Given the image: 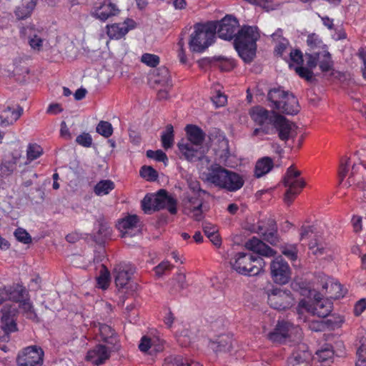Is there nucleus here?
<instances>
[{
  "label": "nucleus",
  "instance_id": "obj_1",
  "mask_svg": "<svg viewBox=\"0 0 366 366\" xmlns=\"http://www.w3.org/2000/svg\"><path fill=\"white\" fill-rule=\"evenodd\" d=\"M217 25L216 32L224 40L234 39V46L241 59L247 64L253 61L256 56L257 41L259 37L257 28L244 26L239 29L238 20L232 15H226Z\"/></svg>",
  "mask_w": 366,
  "mask_h": 366
},
{
  "label": "nucleus",
  "instance_id": "obj_2",
  "mask_svg": "<svg viewBox=\"0 0 366 366\" xmlns=\"http://www.w3.org/2000/svg\"><path fill=\"white\" fill-rule=\"evenodd\" d=\"M216 30L214 22L195 24L189 41L190 50L192 52H203L214 42Z\"/></svg>",
  "mask_w": 366,
  "mask_h": 366
},
{
  "label": "nucleus",
  "instance_id": "obj_3",
  "mask_svg": "<svg viewBox=\"0 0 366 366\" xmlns=\"http://www.w3.org/2000/svg\"><path fill=\"white\" fill-rule=\"evenodd\" d=\"M229 264L232 269L243 275L254 276L258 274L264 266L261 257L251 254L238 252L230 259Z\"/></svg>",
  "mask_w": 366,
  "mask_h": 366
},
{
  "label": "nucleus",
  "instance_id": "obj_4",
  "mask_svg": "<svg viewBox=\"0 0 366 366\" xmlns=\"http://www.w3.org/2000/svg\"><path fill=\"white\" fill-rule=\"evenodd\" d=\"M249 115L255 124L258 126L252 132L253 137L274 134V125L279 114L257 106L250 110Z\"/></svg>",
  "mask_w": 366,
  "mask_h": 366
},
{
  "label": "nucleus",
  "instance_id": "obj_5",
  "mask_svg": "<svg viewBox=\"0 0 366 366\" xmlns=\"http://www.w3.org/2000/svg\"><path fill=\"white\" fill-rule=\"evenodd\" d=\"M142 207L147 214L162 209H167L172 214H175L177 212V200L169 196L165 189H159L155 194H147L142 201Z\"/></svg>",
  "mask_w": 366,
  "mask_h": 366
},
{
  "label": "nucleus",
  "instance_id": "obj_6",
  "mask_svg": "<svg viewBox=\"0 0 366 366\" xmlns=\"http://www.w3.org/2000/svg\"><path fill=\"white\" fill-rule=\"evenodd\" d=\"M300 172L295 170V168L290 167L283 179V184L287 187L285 194L284 201L290 205L294 201L297 195L301 192L305 186V182L303 179L299 178Z\"/></svg>",
  "mask_w": 366,
  "mask_h": 366
},
{
  "label": "nucleus",
  "instance_id": "obj_7",
  "mask_svg": "<svg viewBox=\"0 0 366 366\" xmlns=\"http://www.w3.org/2000/svg\"><path fill=\"white\" fill-rule=\"evenodd\" d=\"M332 309V302L327 299L315 297V302L310 305L306 300H301L297 308L298 319L302 322L307 321V317L304 316L303 311L311 312L320 317H326L331 312Z\"/></svg>",
  "mask_w": 366,
  "mask_h": 366
},
{
  "label": "nucleus",
  "instance_id": "obj_8",
  "mask_svg": "<svg viewBox=\"0 0 366 366\" xmlns=\"http://www.w3.org/2000/svg\"><path fill=\"white\" fill-rule=\"evenodd\" d=\"M266 293L268 304L275 310H284L290 308L294 304V298L290 291L273 287L267 290Z\"/></svg>",
  "mask_w": 366,
  "mask_h": 366
},
{
  "label": "nucleus",
  "instance_id": "obj_9",
  "mask_svg": "<svg viewBox=\"0 0 366 366\" xmlns=\"http://www.w3.org/2000/svg\"><path fill=\"white\" fill-rule=\"evenodd\" d=\"M44 352L36 345L27 347L17 357L19 366H41L44 362Z\"/></svg>",
  "mask_w": 366,
  "mask_h": 366
},
{
  "label": "nucleus",
  "instance_id": "obj_10",
  "mask_svg": "<svg viewBox=\"0 0 366 366\" xmlns=\"http://www.w3.org/2000/svg\"><path fill=\"white\" fill-rule=\"evenodd\" d=\"M270 272L273 281L279 285H285L290 280L291 270L288 263L281 257H277L270 263Z\"/></svg>",
  "mask_w": 366,
  "mask_h": 366
},
{
  "label": "nucleus",
  "instance_id": "obj_11",
  "mask_svg": "<svg viewBox=\"0 0 366 366\" xmlns=\"http://www.w3.org/2000/svg\"><path fill=\"white\" fill-rule=\"evenodd\" d=\"M136 26L137 24L132 19L127 18L123 22L107 24L106 33L110 39L119 40L124 38Z\"/></svg>",
  "mask_w": 366,
  "mask_h": 366
},
{
  "label": "nucleus",
  "instance_id": "obj_12",
  "mask_svg": "<svg viewBox=\"0 0 366 366\" xmlns=\"http://www.w3.org/2000/svg\"><path fill=\"white\" fill-rule=\"evenodd\" d=\"M180 157L184 158L189 162H197L202 159L203 157L202 147H199L189 141L182 139L177 144Z\"/></svg>",
  "mask_w": 366,
  "mask_h": 366
},
{
  "label": "nucleus",
  "instance_id": "obj_13",
  "mask_svg": "<svg viewBox=\"0 0 366 366\" xmlns=\"http://www.w3.org/2000/svg\"><path fill=\"white\" fill-rule=\"evenodd\" d=\"M203 199L197 195L189 196L184 200L183 212L195 221H201L204 218L202 212Z\"/></svg>",
  "mask_w": 366,
  "mask_h": 366
},
{
  "label": "nucleus",
  "instance_id": "obj_14",
  "mask_svg": "<svg viewBox=\"0 0 366 366\" xmlns=\"http://www.w3.org/2000/svg\"><path fill=\"white\" fill-rule=\"evenodd\" d=\"M135 272V267L129 264L121 262L114 268L115 284L119 288H124L129 284L132 276Z\"/></svg>",
  "mask_w": 366,
  "mask_h": 366
},
{
  "label": "nucleus",
  "instance_id": "obj_15",
  "mask_svg": "<svg viewBox=\"0 0 366 366\" xmlns=\"http://www.w3.org/2000/svg\"><path fill=\"white\" fill-rule=\"evenodd\" d=\"M120 9L112 0H104L99 6L94 8L92 16L101 21H106L109 19L119 15Z\"/></svg>",
  "mask_w": 366,
  "mask_h": 366
},
{
  "label": "nucleus",
  "instance_id": "obj_16",
  "mask_svg": "<svg viewBox=\"0 0 366 366\" xmlns=\"http://www.w3.org/2000/svg\"><path fill=\"white\" fill-rule=\"evenodd\" d=\"M228 171L229 169L219 164L212 165L208 172L204 174V182L222 189Z\"/></svg>",
  "mask_w": 366,
  "mask_h": 366
},
{
  "label": "nucleus",
  "instance_id": "obj_17",
  "mask_svg": "<svg viewBox=\"0 0 366 366\" xmlns=\"http://www.w3.org/2000/svg\"><path fill=\"white\" fill-rule=\"evenodd\" d=\"M293 329V325L289 322H278L274 330L267 335V338L272 342H285Z\"/></svg>",
  "mask_w": 366,
  "mask_h": 366
},
{
  "label": "nucleus",
  "instance_id": "obj_18",
  "mask_svg": "<svg viewBox=\"0 0 366 366\" xmlns=\"http://www.w3.org/2000/svg\"><path fill=\"white\" fill-rule=\"evenodd\" d=\"M1 327L4 332L8 335L10 332H15L17 330L14 316L16 312V307H13L10 304L6 303L1 310Z\"/></svg>",
  "mask_w": 366,
  "mask_h": 366
},
{
  "label": "nucleus",
  "instance_id": "obj_19",
  "mask_svg": "<svg viewBox=\"0 0 366 366\" xmlns=\"http://www.w3.org/2000/svg\"><path fill=\"white\" fill-rule=\"evenodd\" d=\"M257 232L262 235L264 241L272 245H276L279 242L277 224L272 219L267 220V225H258Z\"/></svg>",
  "mask_w": 366,
  "mask_h": 366
},
{
  "label": "nucleus",
  "instance_id": "obj_20",
  "mask_svg": "<svg viewBox=\"0 0 366 366\" xmlns=\"http://www.w3.org/2000/svg\"><path fill=\"white\" fill-rule=\"evenodd\" d=\"M99 333L101 340L113 350H118L120 347L118 337L115 331L106 324H99Z\"/></svg>",
  "mask_w": 366,
  "mask_h": 366
},
{
  "label": "nucleus",
  "instance_id": "obj_21",
  "mask_svg": "<svg viewBox=\"0 0 366 366\" xmlns=\"http://www.w3.org/2000/svg\"><path fill=\"white\" fill-rule=\"evenodd\" d=\"M113 350L109 348L106 345H98L94 349L88 351L86 354V360L96 365L103 364L110 357V352Z\"/></svg>",
  "mask_w": 366,
  "mask_h": 366
},
{
  "label": "nucleus",
  "instance_id": "obj_22",
  "mask_svg": "<svg viewBox=\"0 0 366 366\" xmlns=\"http://www.w3.org/2000/svg\"><path fill=\"white\" fill-rule=\"evenodd\" d=\"M295 124L286 119L284 116L279 114L274 125V134L278 133V137L282 141H287L292 137Z\"/></svg>",
  "mask_w": 366,
  "mask_h": 366
},
{
  "label": "nucleus",
  "instance_id": "obj_23",
  "mask_svg": "<svg viewBox=\"0 0 366 366\" xmlns=\"http://www.w3.org/2000/svg\"><path fill=\"white\" fill-rule=\"evenodd\" d=\"M245 247L254 252L267 257H272L276 252L257 237H252L245 243Z\"/></svg>",
  "mask_w": 366,
  "mask_h": 366
},
{
  "label": "nucleus",
  "instance_id": "obj_24",
  "mask_svg": "<svg viewBox=\"0 0 366 366\" xmlns=\"http://www.w3.org/2000/svg\"><path fill=\"white\" fill-rule=\"evenodd\" d=\"M244 182L243 175L229 170L222 189L229 192H235L242 188Z\"/></svg>",
  "mask_w": 366,
  "mask_h": 366
},
{
  "label": "nucleus",
  "instance_id": "obj_25",
  "mask_svg": "<svg viewBox=\"0 0 366 366\" xmlns=\"http://www.w3.org/2000/svg\"><path fill=\"white\" fill-rule=\"evenodd\" d=\"M23 114V108L18 106L16 109L7 107L0 112V125L7 127L16 122Z\"/></svg>",
  "mask_w": 366,
  "mask_h": 366
},
{
  "label": "nucleus",
  "instance_id": "obj_26",
  "mask_svg": "<svg viewBox=\"0 0 366 366\" xmlns=\"http://www.w3.org/2000/svg\"><path fill=\"white\" fill-rule=\"evenodd\" d=\"M276 109L289 115L297 114L300 112V106L297 98L289 93L286 98L282 100L280 106H276Z\"/></svg>",
  "mask_w": 366,
  "mask_h": 366
},
{
  "label": "nucleus",
  "instance_id": "obj_27",
  "mask_svg": "<svg viewBox=\"0 0 366 366\" xmlns=\"http://www.w3.org/2000/svg\"><path fill=\"white\" fill-rule=\"evenodd\" d=\"M185 132L187 138L184 139V140L189 141L192 144L202 147L205 138V133L200 127L193 124H188L185 128Z\"/></svg>",
  "mask_w": 366,
  "mask_h": 366
},
{
  "label": "nucleus",
  "instance_id": "obj_28",
  "mask_svg": "<svg viewBox=\"0 0 366 366\" xmlns=\"http://www.w3.org/2000/svg\"><path fill=\"white\" fill-rule=\"evenodd\" d=\"M0 294L4 295L6 300H10L16 302H21L25 300L26 290L22 287H0Z\"/></svg>",
  "mask_w": 366,
  "mask_h": 366
},
{
  "label": "nucleus",
  "instance_id": "obj_29",
  "mask_svg": "<svg viewBox=\"0 0 366 366\" xmlns=\"http://www.w3.org/2000/svg\"><path fill=\"white\" fill-rule=\"evenodd\" d=\"M209 345L215 352L229 351L232 347V337L229 335H220L211 340Z\"/></svg>",
  "mask_w": 366,
  "mask_h": 366
},
{
  "label": "nucleus",
  "instance_id": "obj_30",
  "mask_svg": "<svg viewBox=\"0 0 366 366\" xmlns=\"http://www.w3.org/2000/svg\"><path fill=\"white\" fill-rule=\"evenodd\" d=\"M318 66L322 72L325 73L333 70L334 62L331 54L327 51V45H322V50L318 51Z\"/></svg>",
  "mask_w": 366,
  "mask_h": 366
},
{
  "label": "nucleus",
  "instance_id": "obj_31",
  "mask_svg": "<svg viewBox=\"0 0 366 366\" xmlns=\"http://www.w3.org/2000/svg\"><path fill=\"white\" fill-rule=\"evenodd\" d=\"M310 358V353L308 347L305 344H298L294 348L291 356L288 359V362H300L307 363V360Z\"/></svg>",
  "mask_w": 366,
  "mask_h": 366
},
{
  "label": "nucleus",
  "instance_id": "obj_32",
  "mask_svg": "<svg viewBox=\"0 0 366 366\" xmlns=\"http://www.w3.org/2000/svg\"><path fill=\"white\" fill-rule=\"evenodd\" d=\"M36 6V0L25 1L16 8L15 16L19 20L26 19L31 16Z\"/></svg>",
  "mask_w": 366,
  "mask_h": 366
},
{
  "label": "nucleus",
  "instance_id": "obj_33",
  "mask_svg": "<svg viewBox=\"0 0 366 366\" xmlns=\"http://www.w3.org/2000/svg\"><path fill=\"white\" fill-rule=\"evenodd\" d=\"M274 167V162L272 158L264 157L259 159L255 164L254 176L260 178L269 173Z\"/></svg>",
  "mask_w": 366,
  "mask_h": 366
},
{
  "label": "nucleus",
  "instance_id": "obj_34",
  "mask_svg": "<svg viewBox=\"0 0 366 366\" xmlns=\"http://www.w3.org/2000/svg\"><path fill=\"white\" fill-rule=\"evenodd\" d=\"M343 322V319L341 317H335L331 316L330 318L322 320L321 322H313L312 325L310 326L312 330L318 331L322 330L325 327H327L330 330H335L339 327Z\"/></svg>",
  "mask_w": 366,
  "mask_h": 366
},
{
  "label": "nucleus",
  "instance_id": "obj_35",
  "mask_svg": "<svg viewBox=\"0 0 366 366\" xmlns=\"http://www.w3.org/2000/svg\"><path fill=\"white\" fill-rule=\"evenodd\" d=\"M162 366H202L199 362L180 355L165 359Z\"/></svg>",
  "mask_w": 366,
  "mask_h": 366
},
{
  "label": "nucleus",
  "instance_id": "obj_36",
  "mask_svg": "<svg viewBox=\"0 0 366 366\" xmlns=\"http://www.w3.org/2000/svg\"><path fill=\"white\" fill-rule=\"evenodd\" d=\"M322 288L326 290L327 295L332 299H339L345 295L342 285L337 282L330 281L326 282L322 286Z\"/></svg>",
  "mask_w": 366,
  "mask_h": 366
},
{
  "label": "nucleus",
  "instance_id": "obj_37",
  "mask_svg": "<svg viewBox=\"0 0 366 366\" xmlns=\"http://www.w3.org/2000/svg\"><path fill=\"white\" fill-rule=\"evenodd\" d=\"M288 94L289 92L282 90L280 87L273 88L269 91L267 99L272 104V107L276 109V106H280Z\"/></svg>",
  "mask_w": 366,
  "mask_h": 366
},
{
  "label": "nucleus",
  "instance_id": "obj_38",
  "mask_svg": "<svg viewBox=\"0 0 366 366\" xmlns=\"http://www.w3.org/2000/svg\"><path fill=\"white\" fill-rule=\"evenodd\" d=\"M172 285V291L173 292H178L188 286L186 280V275L184 273H177L172 280L170 282Z\"/></svg>",
  "mask_w": 366,
  "mask_h": 366
},
{
  "label": "nucleus",
  "instance_id": "obj_39",
  "mask_svg": "<svg viewBox=\"0 0 366 366\" xmlns=\"http://www.w3.org/2000/svg\"><path fill=\"white\" fill-rule=\"evenodd\" d=\"M114 189V183L109 180H101L99 182L94 188V193L98 196L108 194L112 190Z\"/></svg>",
  "mask_w": 366,
  "mask_h": 366
},
{
  "label": "nucleus",
  "instance_id": "obj_40",
  "mask_svg": "<svg viewBox=\"0 0 366 366\" xmlns=\"http://www.w3.org/2000/svg\"><path fill=\"white\" fill-rule=\"evenodd\" d=\"M161 141L162 147L164 149L171 148L174 144V129L172 124H168L166 127V130L161 136Z\"/></svg>",
  "mask_w": 366,
  "mask_h": 366
},
{
  "label": "nucleus",
  "instance_id": "obj_41",
  "mask_svg": "<svg viewBox=\"0 0 366 366\" xmlns=\"http://www.w3.org/2000/svg\"><path fill=\"white\" fill-rule=\"evenodd\" d=\"M110 283V273L107 267L102 264L100 274L97 277V284L99 288L106 290L108 288Z\"/></svg>",
  "mask_w": 366,
  "mask_h": 366
},
{
  "label": "nucleus",
  "instance_id": "obj_42",
  "mask_svg": "<svg viewBox=\"0 0 366 366\" xmlns=\"http://www.w3.org/2000/svg\"><path fill=\"white\" fill-rule=\"evenodd\" d=\"M17 162L18 158L14 156L3 160L0 166L1 173L6 176L11 174L16 168Z\"/></svg>",
  "mask_w": 366,
  "mask_h": 366
},
{
  "label": "nucleus",
  "instance_id": "obj_43",
  "mask_svg": "<svg viewBox=\"0 0 366 366\" xmlns=\"http://www.w3.org/2000/svg\"><path fill=\"white\" fill-rule=\"evenodd\" d=\"M139 217L136 214L129 215L122 219L119 223V228L125 230L124 235L129 233L128 230L137 227Z\"/></svg>",
  "mask_w": 366,
  "mask_h": 366
},
{
  "label": "nucleus",
  "instance_id": "obj_44",
  "mask_svg": "<svg viewBox=\"0 0 366 366\" xmlns=\"http://www.w3.org/2000/svg\"><path fill=\"white\" fill-rule=\"evenodd\" d=\"M280 251L285 257L291 261L297 259L298 249L295 244H284L280 246Z\"/></svg>",
  "mask_w": 366,
  "mask_h": 366
},
{
  "label": "nucleus",
  "instance_id": "obj_45",
  "mask_svg": "<svg viewBox=\"0 0 366 366\" xmlns=\"http://www.w3.org/2000/svg\"><path fill=\"white\" fill-rule=\"evenodd\" d=\"M43 153L42 148L37 144H29L26 149L27 161H31L39 158Z\"/></svg>",
  "mask_w": 366,
  "mask_h": 366
},
{
  "label": "nucleus",
  "instance_id": "obj_46",
  "mask_svg": "<svg viewBox=\"0 0 366 366\" xmlns=\"http://www.w3.org/2000/svg\"><path fill=\"white\" fill-rule=\"evenodd\" d=\"M96 131L104 137L108 138L113 134V127L109 122L100 121L96 127Z\"/></svg>",
  "mask_w": 366,
  "mask_h": 366
},
{
  "label": "nucleus",
  "instance_id": "obj_47",
  "mask_svg": "<svg viewBox=\"0 0 366 366\" xmlns=\"http://www.w3.org/2000/svg\"><path fill=\"white\" fill-rule=\"evenodd\" d=\"M215 61L216 66L222 71H231L234 67V64L233 61L229 59H225L219 56L215 58Z\"/></svg>",
  "mask_w": 366,
  "mask_h": 366
},
{
  "label": "nucleus",
  "instance_id": "obj_48",
  "mask_svg": "<svg viewBox=\"0 0 366 366\" xmlns=\"http://www.w3.org/2000/svg\"><path fill=\"white\" fill-rule=\"evenodd\" d=\"M140 175L148 181H155L158 177L157 172L150 166H143L140 169Z\"/></svg>",
  "mask_w": 366,
  "mask_h": 366
},
{
  "label": "nucleus",
  "instance_id": "obj_49",
  "mask_svg": "<svg viewBox=\"0 0 366 366\" xmlns=\"http://www.w3.org/2000/svg\"><path fill=\"white\" fill-rule=\"evenodd\" d=\"M295 71L301 78L305 79L307 81L311 82L315 80L312 69H310L307 66H297L295 68Z\"/></svg>",
  "mask_w": 366,
  "mask_h": 366
},
{
  "label": "nucleus",
  "instance_id": "obj_50",
  "mask_svg": "<svg viewBox=\"0 0 366 366\" xmlns=\"http://www.w3.org/2000/svg\"><path fill=\"white\" fill-rule=\"evenodd\" d=\"M14 234L16 239L20 242H22L24 244H29L31 242V235L26 232V229L23 228H17L15 230Z\"/></svg>",
  "mask_w": 366,
  "mask_h": 366
},
{
  "label": "nucleus",
  "instance_id": "obj_51",
  "mask_svg": "<svg viewBox=\"0 0 366 366\" xmlns=\"http://www.w3.org/2000/svg\"><path fill=\"white\" fill-rule=\"evenodd\" d=\"M220 144L222 145V150L218 152V153H217V155L219 156V161L221 162H226L229 157L228 140L224 138L220 142Z\"/></svg>",
  "mask_w": 366,
  "mask_h": 366
},
{
  "label": "nucleus",
  "instance_id": "obj_52",
  "mask_svg": "<svg viewBox=\"0 0 366 366\" xmlns=\"http://www.w3.org/2000/svg\"><path fill=\"white\" fill-rule=\"evenodd\" d=\"M147 157L150 159H154L157 162H165L168 160L167 154L161 149L156 151L147 150Z\"/></svg>",
  "mask_w": 366,
  "mask_h": 366
},
{
  "label": "nucleus",
  "instance_id": "obj_53",
  "mask_svg": "<svg viewBox=\"0 0 366 366\" xmlns=\"http://www.w3.org/2000/svg\"><path fill=\"white\" fill-rule=\"evenodd\" d=\"M141 60L145 64L155 67L159 63V57L155 54H144L142 56Z\"/></svg>",
  "mask_w": 366,
  "mask_h": 366
},
{
  "label": "nucleus",
  "instance_id": "obj_54",
  "mask_svg": "<svg viewBox=\"0 0 366 366\" xmlns=\"http://www.w3.org/2000/svg\"><path fill=\"white\" fill-rule=\"evenodd\" d=\"M76 142L84 147H90L92 144V138L89 133L84 132L77 136Z\"/></svg>",
  "mask_w": 366,
  "mask_h": 366
},
{
  "label": "nucleus",
  "instance_id": "obj_55",
  "mask_svg": "<svg viewBox=\"0 0 366 366\" xmlns=\"http://www.w3.org/2000/svg\"><path fill=\"white\" fill-rule=\"evenodd\" d=\"M21 177L23 179L22 184L24 187H28L33 184L31 179L36 178L37 174L34 172L32 170H25L22 172Z\"/></svg>",
  "mask_w": 366,
  "mask_h": 366
},
{
  "label": "nucleus",
  "instance_id": "obj_56",
  "mask_svg": "<svg viewBox=\"0 0 366 366\" xmlns=\"http://www.w3.org/2000/svg\"><path fill=\"white\" fill-rule=\"evenodd\" d=\"M356 366H366V345H362L357 351Z\"/></svg>",
  "mask_w": 366,
  "mask_h": 366
},
{
  "label": "nucleus",
  "instance_id": "obj_57",
  "mask_svg": "<svg viewBox=\"0 0 366 366\" xmlns=\"http://www.w3.org/2000/svg\"><path fill=\"white\" fill-rule=\"evenodd\" d=\"M306 66L310 69H315L318 65V52L305 54Z\"/></svg>",
  "mask_w": 366,
  "mask_h": 366
},
{
  "label": "nucleus",
  "instance_id": "obj_58",
  "mask_svg": "<svg viewBox=\"0 0 366 366\" xmlns=\"http://www.w3.org/2000/svg\"><path fill=\"white\" fill-rule=\"evenodd\" d=\"M155 73L157 76H159L155 80V81L157 83L167 82L169 79V70L165 66L158 68Z\"/></svg>",
  "mask_w": 366,
  "mask_h": 366
},
{
  "label": "nucleus",
  "instance_id": "obj_59",
  "mask_svg": "<svg viewBox=\"0 0 366 366\" xmlns=\"http://www.w3.org/2000/svg\"><path fill=\"white\" fill-rule=\"evenodd\" d=\"M99 229L97 232L98 237L99 239H106L110 237L112 230L107 224L99 221Z\"/></svg>",
  "mask_w": 366,
  "mask_h": 366
},
{
  "label": "nucleus",
  "instance_id": "obj_60",
  "mask_svg": "<svg viewBox=\"0 0 366 366\" xmlns=\"http://www.w3.org/2000/svg\"><path fill=\"white\" fill-rule=\"evenodd\" d=\"M317 355L321 362H326L333 357L334 352L330 348H325L317 352Z\"/></svg>",
  "mask_w": 366,
  "mask_h": 366
},
{
  "label": "nucleus",
  "instance_id": "obj_61",
  "mask_svg": "<svg viewBox=\"0 0 366 366\" xmlns=\"http://www.w3.org/2000/svg\"><path fill=\"white\" fill-rule=\"evenodd\" d=\"M349 159L345 158L341 160L340 169H339V178L340 182H342L344 179V178L346 177L347 172H348V167H349Z\"/></svg>",
  "mask_w": 366,
  "mask_h": 366
},
{
  "label": "nucleus",
  "instance_id": "obj_62",
  "mask_svg": "<svg viewBox=\"0 0 366 366\" xmlns=\"http://www.w3.org/2000/svg\"><path fill=\"white\" fill-rule=\"evenodd\" d=\"M309 249L315 255H321L324 254L325 249L322 244L317 242L316 239L309 244Z\"/></svg>",
  "mask_w": 366,
  "mask_h": 366
},
{
  "label": "nucleus",
  "instance_id": "obj_63",
  "mask_svg": "<svg viewBox=\"0 0 366 366\" xmlns=\"http://www.w3.org/2000/svg\"><path fill=\"white\" fill-rule=\"evenodd\" d=\"M307 43L312 49L322 47L321 44H322V40L315 34H310L307 36Z\"/></svg>",
  "mask_w": 366,
  "mask_h": 366
},
{
  "label": "nucleus",
  "instance_id": "obj_64",
  "mask_svg": "<svg viewBox=\"0 0 366 366\" xmlns=\"http://www.w3.org/2000/svg\"><path fill=\"white\" fill-rule=\"evenodd\" d=\"M172 265L168 261L162 262L157 266L154 267L155 274L160 277L163 275L165 271L169 270L172 268Z\"/></svg>",
  "mask_w": 366,
  "mask_h": 366
}]
</instances>
